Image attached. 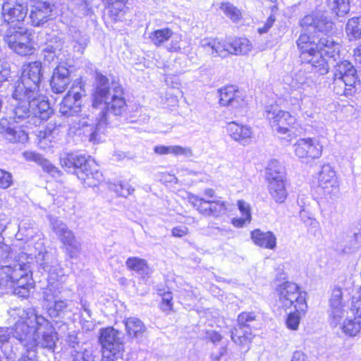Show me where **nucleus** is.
<instances>
[{"instance_id": "obj_29", "label": "nucleus", "mask_w": 361, "mask_h": 361, "mask_svg": "<svg viewBox=\"0 0 361 361\" xmlns=\"http://www.w3.org/2000/svg\"><path fill=\"white\" fill-rule=\"evenodd\" d=\"M25 274L26 275L19 277V279L16 281L15 286L13 287H10L8 290H12L14 295L21 298L27 297L30 293V287L31 286V283H30V280L32 276L30 267L29 268V271H26Z\"/></svg>"}, {"instance_id": "obj_17", "label": "nucleus", "mask_w": 361, "mask_h": 361, "mask_svg": "<svg viewBox=\"0 0 361 361\" xmlns=\"http://www.w3.org/2000/svg\"><path fill=\"white\" fill-rule=\"evenodd\" d=\"M318 189L324 195L330 197L336 196L339 192V186L336 172L329 165H324L318 176Z\"/></svg>"}, {"instance_id": "obj_61", "label": "nucleus", "mask_w": 361, "mask_h": 361, "mask_svg": "<svg viewBox=\"0 0 361 361\" xmlns=\"http://www.w3.org/2000/svg\"><path fill=\"white\" fill-rule=\"evenodd\" d=\"M74 238H75V236L73 232L70 229L66 231V232H65L59 237V239L60 240L63 245H64L66 243L71 240H73Z\"/></svg>"}, {"instance_id": "obj_31", "label": "nucleus", "mask_w": 361, "mask_h": 361, "mask_svg": "<svg viewBox=\"0 0 361 361\" xmlns=\"http://www.w3.org/2000/svg\"><path fill=\"white\" fill-rule=\"evenodd\" d=\"M125 326L128 335L133 338H142L146 330L143 322L136 317H129L126 319Z\"/></svg>"}, {"instance_id": "obj_58", "label": "nucleus", "mask_w": 361, "mask_h": 361, "mask_svg": "<svg viewBox=\"0 0 361 361\" xmlns=\"http://www.w3.org/2000/svg\"><path fill=\"white\" fill-rule=\"evenodd\" d=\"M238 207L242 216L245 217L247 220H251L250 206L244 200L238 201Z\"/></svg>"}, {"instance_id": "obj_15", "label": "nucleus", "mask_w": 361, "mask_h": 361, "mask_svg": "<svg viewBox=\"0 0 361 361\" xmlns=\"http://www.w3.org/2000/svg\"><path fill=\"white\" fill-rule=\"evenodd\" d=\"M265 114L273 130L279 133L286 134L295 122V118L289 112L281 110L276 106H267Z\"/></svg>"}, {"instance_id": "obj_38", "label": "nucleus", "mask_w": 361, "mask_h": 361, "mask_svg": "<svg viewBox=\"0 0 361 361\" xmlns=\"http://www.w3.org/2000/svg\"><path fill=\"white\" fill-rule=\"evenodd\" d=\"M230 53L231 54H247L251 50L252 45L246 38H238L230 42Z\"/></svg>"}, {"instance_id": "obj_16", "label": "nucleus", "mask_w": 361, "mask_h": 361, "mask_svg": "<svg viewBox=\"0 0 361 361\" xmlns=\"http://www.w3.org/2000/svg\"><path fill=\"white\" fill-rule=\"evenodd\" d=\"M149 39L157 47L164 46L166 42L171 39V42L165 45L166 50L170 52H178L181 49L180 36L174 35L173 30L169 27L157 29L151 32L149 34Z\"/></svg>"}, {"instance_id": "obj_11", "label": "nucleus", "mask_w": 361, "mask_h": 361, "mask_svg": "<svg viewBox=\"0 0 361 361\" xmlns=\"http://www.w3.org/2000/svg\"><path fill=\"white\" fill-rule=\"evenodd\" d=\"M15 109L16 104L12 111L13 116H4L0 118V135L11 143H25L28 140V135L24 130L18 128L16 123L25 122L30 126H38L47 119H41L38 124H34L30 122V117L25 118H17L15 114Z\"/></svg>"}, {"instance_id": "obj_24", "label": "nucleus", "mask_w": 361, "mask_h": 361, "mask_svg": "<svg viewBox=\"0 0 361 361\" xmlns=\"http://www.w3.org/2000/svg\"><path fill=\"white\" fill-rule=\"evenodd\" d=\"M70 82V71L64 66H58L54 70L50 82L54 92H63Z\"/></svg>"}, {"instance_id": "obj_42", "label": "nucleus", "mask_w": 361, "mask_h": 361, "mask_svg": "<svg viewBox=\"0 0 361 361\" xmlns=\"http://www.w3.org/2000/svg\"><path fill=\"white\" fill-rule=\"evenodd\" d=\"M341 325L343 332L350 336H355L361 329V322L356 318L347 319Z\"/></svg>"}, {"instance_id": "obj_14", "label": "nucleus", "mask_w": 361, "mask_h": 361, "mask_svg": "<svg viewBox=\"0 0 361 361\" xmlns=\"http://www.w3.org/2000/svg\"><path fill=\"white\" fill-rule=\"evenodd\" d=\"M27 14V7L22 0H4L1 6V17L8 25L18 26Z\"/></svg>"}, {"instance_id": "obj_55", "label": "nucleus", "mask_w": 361, "mask_h": 361, "mask_svg": "<svg viewBox=\"0 0 361 361\" xmlns=\"http://www.w3.org/2000/svg\"><path fill=\"white\" fill-rule=\"evenodd\" d=\"M162 298V302L161 303V309L164 312H169L173 307L172 300V294L169 291L164 292L163 293H160Z\"/></svg>"}, {"instance_id": "obj_32", "label": "nucleus", "mask_w": 361, "mask_h": 361, "mask_svg": "<svg viewBox=\"0 0 361 361\" xmlns=\"http://www.w3.org/2000/svg\"><path fill=\"white\" fill-rule=\"evenodd\" d=\"M269 192L277 203H283L287 198L288 192L285 180L272 181L268 185Z\"/></svg>"}, {"instance_id": "obj_62", "label": "nucleus", "mask_w": 361, "mask_h": 361, "mask_svg": "<svg viewBox=\"0 0 361 361\" xmlns=\"http://www.w3.org/2000/svg\"><path fill=\"white\" fill-rule=\"evenodd\" d=\"M171 232H172L173 236L180 238V237H183V236L187 235L188 230L186 226H180L174 227L172 229Z\"/></svg>"}, {"instance_id": "obj_22", "label": "nucleus", "mask_w": 361, "mask_h": 361, "mask_svg": "<svg viewBox=\"0 0 361 361\" xmlns=\"http://www.w3.org/2000/svg\"><path fill=\"white\" fill-rule=\"evenodd\" d=\"M219 104L221 106H230L238 109L245 104L243 97L235 86H226L219 90Z\"/></svg>"}, {"instance_id": "obj_60", "label": "nucleus", "mask_w": 361, "mask_h": 361, "mask_svg": "<svg viewBox=\"0 0 361 361\" xmlns=\"http://www.w3.org/2000/svg\"><path fill=\"white\" fill-rule=\"evenodd\" d=\"M276 21V18L274 15H271L264 25L258 28V32L260 34L266 33L272 27L274 23Z\"/></svg>"}, {"instance_id": "obj_34", "label": "nucleus", "mask_w": 361, "mask_h": 361, "mask_svg": "<svg viewBox=\"0 0 361 361\" xmlns=\"http://www.w3.org/2000/svg\"><path fill=\"white\" fill-rule=\"evenodd\" d=\"M126 264L130 270L135 271L142 277L149 274V269L144 259L131 257L127 259Z\"/></svg>"}, {"instance_id": "obj_49", "label": "nucleus", "mask_w": 361, "mask_h": 361, "mask_svg": "<svg viewBox=\"0 0 361 361\" xmlns=\"http://www.w3.org/2000/svg\"><path fill=\"white\" fill-rule=\"evenodd\" d=\"M56 49L54 48L51 45L47 44L42 50V56L44 61L48 63L54 62L58 63V56L56 54Z\"/></svg>"}, {"instance_id": "obj_13", "label": "nucleus", "mask_w": 361, "mask_h": 361, "mask_svg": "<svg viewBox=\"0 0 361 361\" xmlns=\"http://www.w3.org/2000/svg\"><path fill=\"white\" fill-rule=\"evenodd\" d=\"M30 37L31 33L27 29L17 26V30L13 27L7 31L4 40L16 54L28 56L35 51Z\"/></svg>"}, {"instance_id": "obj_53", "label": "nucleus", "mask_w": 361, "mask_h": 361, "mask_svg": "<svg viewBox=\"0 0 361 361\" xmlns=\"http://www.w3.org/2000/svg\"><path fill=\"white\" fill-rule=\"evenodd\" d=\"M135 189L126 182L120 183L115 185V191L122 197H128L134 192Z\"/></svg>"}, {"instance_id": "obj_51", "label": "nucleus", "mask_w": 361, "mask_h": 361, "mask_svg": "<svg viewBox=\"0 0 361 361\" xmlns=\"http://www.w3.org/2000/svg\"><path fill=\"white\" fill-rule=\"evenodd\" d=\"M295 310L293 312H290L286 319L287 327L292 330L298 329L300 320V314L302 313Z\"/></svg>"}, {"instance_id": "obj_21", "label": "nucleus", "mask_w": 361, "mask_h": 361, "mask_svg": "<svg viewBox=\"0 0 361 361\" xmlns=\"http://www.w3.org/2000/svg\"><path fill=\"white\" fill-rule=\"evenodd\" d=\"M30 19L34 26H40L46 23L51 16L54 4L49 0H32Z\"/></svg>"}, {"instance_id": "obj_7", "label": "nucleus", "mask_w": 361, "mask_h": 361, "mask_svg": "<svg viewBox=\"0 0 361 361\" xmlns=\"http://www.w3.org/2000/svg\"><path fill=\"white\" fill-rule=\"evenodd\" d=\"M332 87L336 94L353 96L361 90V81L353 64L347 61H341L333 69Z\"/></svg>"}, {"instance_id": "obj_1", "label": "nucleus", "mask_w": 361, "mask_h": 361, "mask_svg": "<svg viewBox=\"0 0 361 361\" xmlns=\"http://www.w3.org/2000/svg\"><path fill=\"white\" fill-rule=\"evenodd\" d=\"M92 108V118L90 116L80 118L78 125L84 128L89 141L95 144L102 140L109 125L126 114L127 104L122 86L115 81L109 84L104 75L97 73Z\"/></svg>"}, {"instance_id": "obj_8", "label": "nucleus", "mask_w": 361, "mask_h": 361, "mask_svg": "<svg viewBox=\"0 0 361 361\" xmlns=\"http://www.w3.org/2000/svg\"><path fill=\"white\" fill-rule=\"evenodd\" d=\"M319 35L303 32L299 36L296 43L300 51V60L303 63L310 65L311 70L319 75H325L329 67L326 59L322 56L318 50Z\"/></svg>"}, {"instance_id": "obj_44", "label": "nucleus", "mask_w": 361, "mask_h": 361, "mask_svg": "<svg viewBox=\"0 0 361 361\" xmlns=\"http://www.w3.org/2000/svg\"><path fill=\"white\" fill-rule=\"evenodd\" d=\"M64 252L71 258H77L81 253V245L75 238L63 245Z\"/></svg>"}, {"instance_id": "obj_46", "label": "nucleus", "mask_w": 361, "mask_h": 361, "mask_svg": "<svg viewBox=\"0 0 361 361\" xmlns=\"http://www.w3.org/2000/svg\"><path fill=\"white\" fill-rule=\"evenodd\" d=\"M73 49L75 51L82 54L89 42L88 37L80 32L76 33L73 37Z\"/></svg>"}, {"instance_id": "obj_47", "label": "nucleus", "mask_w": 361, "mask_h": 361, "mask_svg": "<svg viewBox=\"0 0 361 361\" xmlns=\"http://www.w3.org/2000/svg\"><path fill=\"white\" fill-rule=\"evenodd\" d=\"M230 42L226 41H219L216 39V44L214 49V57L221 56L225 57L230 53Z\"/></svg>"}, {"instance_id": "obj_35", "label": "nucleus", "mask_w": 361, "mask_h": 361, "mask_svg": "<svg viewBox=\"0 0 361 361\" xmlns=\"http://www.w3.org/2000/svg\"><path fill=\"white\" fill-rule=\"evenodd\" d=\"M267 178L269 183L285 180L283 167L276 160L271 161L267 168Z\"/></svg>"}, {"instance_id": "obj_2", "label": "nucleus", "mask_w": 361, "mask_h": 361, "mask_svg": "<svg viewBox=\"0 0 361 361\" xmlns=\"http://www.w3.org/2000/svg\"><path fill=\"white\" fill-rule=\"evenodd\" d=\"M8 322L13 325V336L25 349L18 361H36L37 347L53 350L58 339L52 324L34 308H11Z\"/></svg>"}, {"instance_id": "obj_27", "label": "nucleus", "mask_w": 361, "mask_h": 361, "mask_svg": "<svg viewBox=\"0 0 361 361\" xmlns=\"http://www.w3.org/2000/svg\"><path fill=\"white\" fill-rule=\"evenodd\" d=\"M23 157L27 161H32L42 166L44 171L54 177L59 175V171L49 160L43 157L40 154L34 152H25Z\"/></svg>"}, {"instance_id": "obj_36", "label": "nucleus", "mask_w": 361, "mask_h": 361, "mask_svg": "<svg viewBox=\"0 0 361 361\" xmlns=\"http://www.w3.org/2000/svg\"><path fill=\"white\" fill-rule=\"evenodd\" d=\"M345 32L350 41L361 39V16L350 18L345 25Z\"/></svg>"}, {"instance_id": "obj_12", "label": "nucleus", "mask_w": 361, "mask_h": 361, "mask_svg": "<svg viewBox=\"0 0 361 361\" xmlns=\"http://www.w3.org/2000/svg\"><path fill=\"white\" fill-rule=\"evenodd\" d=\"M207 198L199 197L192 194L188 195L189 202L202 214L207 216L217 217L226 211L224 201L217 200L215 192L212 188L204 190Z\"/></svg>"}, {"instance_id": "obj_45", "label": "nucleus", "mask_w": 361, "mask_h": 361, "mask_svg": "<svg viewBox=\"0 0 361 361\" xmlns=\"http://www.w3.org/2000/svg\"><path fill=\"white\" fill-rule=\"evenodd\" d=\"M221 9L224 14L230 18L233 21L236 22L240 20L241 16L240 11L232 4L226 2L221 4Z\"/></svg>"}, {"instance_id": "obj_23", "label": "nucleus", "mask_w": 361, "mask_h": 361, "mask_svg": "<svg viewBox=\"0 0 361 361\" xmlns=\"http://www.w3.org/2000/svg\"><path fill=\"white\" fill-rule=\"evenodd\" d=\"M226 130L233 140L243 145H247L251 142L253 133L248 126L230 122L227 124Z\"/></svg>"}, {"instance_id": "obj_59", "label": "nucleus", "mask_w": 361, "mask_h": 361, "mask_svg": "<svg viewBox=\"0 0 361 361\" xmlns=\"http://www.w3.org/2000/svg\"><path fill=\"white\" fill-rule=\"evenodd\" d=\"M227 343H223L219 350L217 353H212L210 355V358L213 361H219L220 359L227 354Z\"/></svg>"}, {"instance_id": "obj_41", "label": "nucleus", "mask_w": 361, "mask_h": 361, "mask_svg": "<svg viewBox=\"0 0 361 361\" xmlns=\"http://www.w3.org/2000/svg\"><path fill=\"white\" fill-rule=\"evenodd\" d=\"M328 6L338 16H344L350 10V0H326Z\"/></svg>"}, {"instance_id": "obj_48", "label": "nucleus", "mask_w": 361, "mask_h": 361, "mask_svg": "<svg viewBox=\"0 0 361 361\" xmlns=\"http://www.w3.org/2000/svg\"><path fill=\"white\" fill-rule=\"evenodd\" d=\"M73 361H90L88 351L83 346L71 350Z\"/></svg>"}, {"instance_id": "obj_33", "label": "nucleus", "mask_w": 361, "mask_h": 361, "mask_svg": "<svg viewBox=\"0 0 361 361\" xmlns=\"http://www.w3.org/2000/svg\"><path fill=\"white\" fill-rule=\"evenodd\" d=\"M232 341L239 345H247L253 338L250 330L240 328L238 325L231 331Z\"/></svg>"}, {"instance_id": "obj_57", "label": "nucleus", "mask_w": 361, "mask_h": 361, "mask_svg": "<svg viewBox=\"0 0 361 361\" xmlns=\"http://www.w3.org/2000/svg\"><path fill=\"white\" fill-rule=\"evenodd\" d=\"M204 338L216 345L220 343L223 339V336L217 331L214 330H207L205 332Z\"/></svg>"}, {"instance_id": "obj_63", "label": "nucleus", "mask_w": 361, "mask_h": 361, "mask_svg": "<svg viewBox=\"0 0 361 361\" xmlns=\"http://www.w3.org/2000/svg\"><path fill=\"white\" fill-rule=\"evenodd\" d=\"M80 322L81 324L82 329L87 331H92L95 327L94 322L90 319L81 318Z\"/></svg>"}, {"instance_id": "obj_54", "label": "nucleus", "mask_w": 361, "mask_h": 361, "mask_svg": "<svg viewBox=\"0 0 361 361\" xmlns=\"http://www.w3.org/2000/svg\"><path fill=\"white\" fill-rule=\"evenodd\" d=\"M13 183V176L11 173L0 169V188L7 189Z\"/></svg>"}, {"instance_id": "obj_6", "label": "nucleus", "mask_w": 361, "mask_h": 361, "mask_svg": "<svg viewBox=\"0 0 361 361\" xmlns=\"http://www.w3.org/2000/svg\"><path fill=\"white\" fill-rule=\"evenodd\" d=\"M61 164L68 172L75 173L87 187H95L103 180L98 166L90 157L86 158L83 155L68 154L61 159Z\"/></svg>"}, {"instance_id": "obj_5", "label": "nucleus", "mask_w": 361, "mask_h": 361, "mask_svg": "<svg viewBox=\"0 0 361 361\" xmlns=\"http://www.w3.org/2000/svg\"><path fill=\"white\" fill-rule=\"evenodd\" d=\"M298 70L293 77L286 76L283 78L284 88L289 95L286 98L287 104L292 110L299 111L307 117L313 118L312 109L314 102L312 97L313 85L312 80L307 76L306 69Z\"/></svg>"}, {"instance_id": "obj_40", "label": "nucleus", "mask_w": 361, "mask_h": 361, "mask_svg": "<svg viewBox=\"0 0 361 361\" xmlns=\"http://www.w3.org/2000/svg\"><path fill=\"white\" fill-rule=\"evenodd\" d=\"M73 100L67 97L63 98L59 108V111L62 115L67 117L76 116L80 111V104L74 102V106H73Z\"/></svg>"}, {"instance_id": "obj_4", "label": "nucleus", "mask_w": 361, "mask_h": 361, "mask_svg": "<svg viewBox=\"0 0 361 361\" xmlns=\"http://www.w3.org/2000/svg\"><path fill=\"white\" fill-rule=\"evenodd\" d=\"M36 262L40 269L48 274V286L43 293V306L50 317H62L69 307L68 300L59 299V296L66 293L71 297L73 293L69 288L64 287L67 276L61 267L57 257L48 252H39L35 256Z\"/></svg>"}, {"instance_id": "obj_37", "label": "nucleus", "mask_w": 361, "mask_h": 361, "mask_svg": "<svg viewBox=\"0 0 361 361\" xmlns=\"http://www.w3.org/2000/svg\"><path fill=\"white\" fill-rule=\"evenodd\" d=\"M108 1V15L114 21L121 20L124 16L125 4L121 0Z\"/></svg>"}, {"instance_id": "obj_25", "label": "nucleus", "mask_w": 361, "mask_h": 361, "mask_svg": "<svg viewBox=\"0 0 361 361\" xmlns=\"http://www.w3.org/2000/svg\"><path fill=\"white\" fill-rule=\"evenodd\" d=\"M341 45L328 35H319L318 50L322 56L326 55L336 60L339 56Z\"/></svg>"}, {"instance_id": "obj_50", "label": "nucleus", "mask_w": 361, "mask_h": 361, "mask_svg": "<svg viewBox=\"0 0 361 361\" xmlns=\"http://www.w3.org/2000/svg\"><path fill=\"white\" fill-rule=\"evenodd\" d=\"M350 311L357 317L361 318V288L357 290L356 295L352 298Z\"/></svg>"}, {"instance_id": "obj_30", "label": "nucleus", "mask_w": 361, "mask_h": 361, "mask_svg": "<svg viewBox=\"0 0 361 361\" xmlns=\"http://www.w3.org/2000/svg\"><path fill=\"white\" fill-rule=\"evenodd\" d=\"M63 128L64 126L60 121L54 119L47 123L44 130L39 131L38 137L40 140L51 142L63 132Z\"/></svg>"}, {"instance_id": "obj_10", "label": "nucleus", "mask_w": 361, "mask_h": 361, "mask_svg": "<svg viewBox=\"0 0 361 361\" xmlns=\"http://www.w3.org/2000/svg\"><path fill=\"white\" fill-rule=\"evenodd\" d=\"M99 342L102 345L103 361H119L123 360L124 344L121 333L113 327L99 330Z\"/></svg>"}, {"instance_id": "obj_43", "label": "nucleus", "mask_w": 361, "mask_h": 361, "mask_svg": "<svg viewBox=\"0 0 361 361\" xmlns=\"http://www.w3.org/2000/svg\"><path fill=\"white\" fill-rule=\"evenodd\" d=\"M257 321V316L254 312H242L238 317V325L240 328H245L250 330L252 327H255L253 323Z\"/></svg>"}, {"instance_id": "obj_28", "label": "nucleus", "mask_w": 361, "mask_h": 361, "mask_svg": "<svg viewBox=\"0 0 361 361\" xmlns=\"http://www.w3.org/2000/svg\"><path fill=\"white\" fill-rule=\"evenodd\" d=\"M154 151L156 154L159 155L171 154L174 156H183L185 158H189L193 156V152L190 147H183L180 145L156 146L154 148Z\"/></svg>"}, {"instance_id": "obj_52", "label": "nucleus", "mask_w": 361, "mask_h": 361, "mask_svg": "<svg viewBox=\"0 0 361 361\" xmlns=\"http://www.w3.org/2000/svg\"><path fill=\"white\" fill-rule=\"evenodd\" d=\"M50 223L53 231L56 234L58 237H59L69 229L64 222L58 219H51Z\"/></svg>"}, {"instance_id": "obj_3", "label": "nucleus", "mask_w": 361, "mask_h": 361, "mask_svg": "<svg viewBox=\"0 0 361 361\" xmlns=\"http://www.w3.org/2000/svg\"><path fill=\"white\" fill-rule=\"evenodd\" d=\"M42 78V63L38 61L23 66L20 79L14 86L12 97L16 100L15 114L18 118H29L38 124L53 113L48 101L39 95V85Z\"/></svg>"}, {"instance_id": "obj_39", "label": "nucleus", "mask_w": 361, "mask_h": 361, "mask_svg": "<svg viewBox=\"0 0 361 361\" xmlns=\"http://www.w3.org/2000/svg\"><path fill=\"white\" fill-rule=\"evenodd\" d=\"M85 95V85L83 84L81 78H78L72 83L66 97L73 100L75 103L80 104V100Z\"/></svg>"}, {"instance_id": "obj_64", "label": "nucleus", "mask_w": 361, "mask_h": 361, "mask_svg": "<svg viewBox=\"0 0 361 361\" xmlns=\"http://www.w3.org/2000/svg\"><path fill=\"white\" fill-rule=\"evenodd\" d=\"M290 361H307L305 355L302 351H295Z\"/></svg>"}, {"instance_id": "obj_20", "label": "nucleus", "mask_w": 361, "mask_h": 361, "mask_svg": "<svg viewBox=\"0 0 361 361\" xmlns=\"http://www.w3.org/2000/svg\"><path fill=\"white\" fill-rule=\"evenodd\" d=\"M295 155L300 159H318L322 153V146L315 138H301L293 145Z\"/></svg>"}, {"instance_id": "obj_18", "label": "nucleus", "mask_w": 361, "mask_h": 361, "mask_svg": "<svg viewBox=\"0 0 361 361\" xmlns=\"http://www.w3.org/2000/svg\"><path fill=\"white\" fill-rule=\"evenodd\" d=\"M329 307L330 322L333 326L336 327L341 324L346 313L345 305L343 301V292L341 288L334 287L332 290L329 299Z\"/></svg>"}, {"instance_id": "obj_56", "label": "nucleus", "mask_w": 361, "mask_h": 361, "mask_svg": "<svg viewBox=\"0 0 361 361\" xmlns=\"http://www.w3.org/2000/svg\"><path fill=\"white\" fill-rule=\"evenodd\" d=\"M216 39L205 38L200 41V47L211 56L214 55Z\"/></svg>"}, {"instance_id": "obj_9", "label": "nucleus", "mask_w": 361, "mask_h": 361, "mask_svg": "<svg viewBox=\"0 0 361 361\" xmlns=\"http://www.w3.org/2000/svg\"><path fill=\"white\" fill-rule=\"evenodd\" d=\"M275 306L286 311L294 307L298 312H305L307 303L305 298L295 283L286 281L276 288Z\"/></svg>"}, {"instance_id": "obj_26", "label": "nucleus", "mask_w": 361, "mask_h": 361, "mask_svg": "<svg viewBox=\"0 0 361 361\" xmlns=\"http://www.w3.org/2000/svg\"><path fill=\"white\" fill-rule=\"evenodd\" d=\"M253 243L261 247L274 250L276 247V237L271 231L264 232L260 229H255L251 232Z\"/></svg>"}, {"instance_id": "obj_19", "label": "nucleus", "mask_w": 361, "mask_h": 361, "mask_svg": "<svg viewBox=\"0 0 361 361\" xmlns=\"http://www.w3.org/2000/svg\"><path fill=\"white\" fill-rule=\"evenodd\" d=\"M302 28L307 32L317 30L320 36L327 35L333 30V22L324 14L307 15L300 21Z\"/></svg>"}]
</instances>
